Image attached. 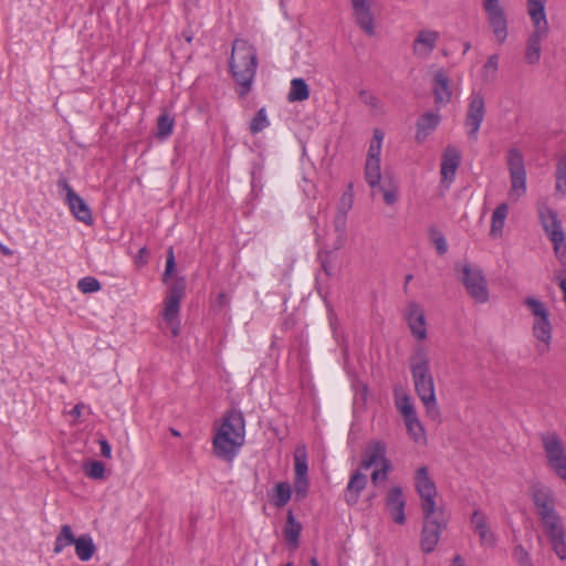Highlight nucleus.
<instances>
[{
    "label": "nucleus",
    "mask_w": 566,
    "mask_h": 566,
    "mask_svg": "<svg viewBox=\"0 0 566 566\" xmlns=\"http://www.w3.org/2000/svg\"><path fill=\"white\" fill-rule=\"evenodd\" d=\"M256 69V49L247 40L235 39L229 59V72L235 82L239 98L244 99L251 92Z\"/></svg>",
    "instance_id": "1"
},
{
    "label": "nucleus",
    "mask_w": 566,
    "mask_h": 566,
    "mask_svg": "<svg viewBox=\"0 0 566 566\" xmlns=\"http://www.w3.org/2000/svg\"><path fill=\"white\" fill-rule=\"evenodd\" d=\"M409 367L415 391L426 407L428 417L438 420L440 417L436 398L434 380L430 371V360L423 346H417L409 357Z\"/></svg>",
    "instance_id": "2"
},
{
    "label": "nucleus",
    "mask_w": 566,
    "mask_h": 566,
    "mask_svg": "<svg viewBox=\"0 0 566 566\" xmlns=\"http://www.w3.org/2000/svg\"><path fill=\"white\" fill-rule=\"evenodd\" d=\"M245 440V420L235 408L228 410L213 437V451L217 457L231 460Z\"/></svg>",
    "instance_id": "3"
},
{
    "label": "nucleus",
    "mask_w": 566,
    "mask_h": 566,
    "mask_svg": "<svg viewBox=\"0 0 566 566\" xmlns=\"http://www.w3.org/2000/svg\"><path fill=\"white\" fill-rule=\"evenodd\" d=\"M423 521L420 534V548L424 554L434 552L439 544L442 532L449 523V513L447 510H434L422 512Z\"/></svg>",
    "instance_id": "4"
},
{
    "label": "nucleus",
    "mask_w": 566,
    "mask_h": 566,
    "mask_svg": "<svg viewBox=\"0 0 566 566\" xmlns=\"http://www.w3.org/2000/svg\"><path fill=\"white\" fill-rule=\"evenodd\" d=\"M186 294V279L177 277L168 285L165 296V308L163 313L164 321L170 326L174 336L179 334V321L177 316L180 311V303Z\"/></svg>",
    "instance_id": "5"
},
{
    "label": "nucleus",
    "mask_w": 566,
    "mask_h": 566,
    "mask_svg": "<svg viewBox=\"0 0 566 566\" xmlns=\"http://www.w3.org/2000/svg\"><path fill=\"white\" fill-rule=\"evenodd\" d=\"M539 521L553 552L559 559H566V532L560 515L555 513L548 517H541Z\"/></svg>",
    "instance_id": "6"
},
{
    "label": "nucleus",
    "mask_w": 566,
    "mask_h": 566,
    "mask_svg": "<svg viewBox=\"0 0 566 566\" xmlns=\"http://www.w3.org/2000/svg\"><path fill=\"white\" fill-rule=\"evenodd\" d=\"M461 282L464 285L468 294L476 303H486L489 301L488 282L483 271L478 266L464 264L461 269Z\"/></svg>",
    "instance_id": "7"
},
{
    "label": "nucleus",
    "mask_w": 566,
    "mask_h": 566,
    "mask_svg": "<svg viewBox=\"0 0 566 566\" xmlns=\"http://www.w3.org/2000/svg\"><path fill=\"white\" fill-rule=\"evenodd\" d=\"M506 163L511 179L510 196L518 199L526 192V169L524 157L517 148H510L506 155Z\"/></svg>",
    "instance_id": "8"
},
{
    "label": "nucleus",
    "mask_w": 566,
    "mask_h": 566,
    "mask_svg": "<svg viewBox=\"0 0 566 566\" xmlns=\"http://www.w3.org/2000/svg\"><path fill=\"white\" fill-rule=\"evenodd\" d=\"M485 114L486 108L483 95L480 92H472L469 96L468 111L464 119L467 135L471 142L478 140L479 130Z\"/></svg>",
    "instance_id": "9"
},
{
    "label": "nucleus",
    "mask_w": 566,
    "mask_h": 566,
    "mask_svg": "<svg viewBox=\"0 0 566 566\" xmlns=\"http://www.w3.org/2000/svg\"><path fill=\"white\" fill-rule=\"evenodd\" d=\"M416 490L421 500L422 512H432L434 510H446L443 506H438L436 503L437 488L434 482L429 478L427 467H421L417 470L415 476Z\"/></svg>",
    "instance_id": "10"
},
{
    "label": "nucleus",
    "mask_w": 566,
    "mask_h": 566,
    "mask_svg": "<svg viewBox=\"0 0 566 566\" xmlns=\"http://www.w3.org/2000/svg\"><path fill=\"white\" fill-rule=\"evenodd\" d=\"M530 495L539 518L558 513L556 499L551 488L541 482H534L530 486Z\"/></svg>",
    "instance_id": "11"
},
{
    "label": "nucleus",
    "mask_w": 566,
    "mask_h": 566,
    "mask_svg": "<svg viewBox=\"0 0 566 566\" xmlns=\"http://www.w3.org/2000/svg\"><path fill=\"white\" fill-rule=\"evenodd\" d=\"M483 10L488 15V22L499 43L507 38V18L500 0H482Z\"/></svg>",
    "instance_id": "12"
},
{
    "label": "nucleus",
    "mask_w": 566,
    "mask_h": 566,
    "mask_svg": "<svg viewBox=\"0 0 566 566\" xmlns=\"http://www.w3.org/2000/svg\"><path fill=\"white\" fill-rule=\"evenodd\" d=\"M385 507L394 523L398 525L406 523V497L400 486H392L387 492Z\"/></svg>",
    "instance_id": "13"
},
{
    "label": "nucleus",
    "mask_w": 566,
    "mask_h": 566,
    "mask_svg": "<svg viewBox=\"0 0 566 566\" xmlns=\"http://www.w3.org/2000/svg\"><path fill=\"white\" fill-rule=\"evenodd\" d=\"M538 218L544 232L551 241L564 239L565 232L562 222L553 208L541 206L538 208Z\"/></svg>",
    "instance_id": "14"
},
{
    "label": "nucleus",
    "mask_w": 566,
    "mask_h": 566,
    "mask_svg": "<svg viewBox=\"0 0 566 566\" xmlns=\"http://www.w3.org/2000/svg\"><path fill=\"white\" fill-rule=\"evenodd\" d=\"M405 319L410 328L411 334L419 340L427 338L426 316L422 307L416 302H409Z\"/></svg>",
    "instance_id": "15"
},
{
    "label": "nucleus",
    "mask_w": 566,
    "mask_h": 566,
    "mask_svg": "<svg viewBox=\"0 0 566 566\" xmlns=\"http://www.w3.org/2000/svg\"><path fill=\"white\" fill-rule=\"evenodd\" d=\"M356 24L367 34H375V20L368 0H350Z\"/></svg>",
    "instance_id": "16"
},
{
    "label": "nucleus",
    "mask_w": 566,
    "mask_h": 566,
    "mask_svg": "<svg viewBox=\"0 0 566 566\" xmlns=\"http://www.w3.org/2000/svg\"><path fill=\"white\" fill-rule=\"evenodd\" d=\"M548 32V22L534 24V31L527 39L525 60L528 64H536L541 59V40Z\"/></svg>",
    "instance_id": "17"
},
{
    "label": "nucleus",
    "mask_w": 566,
    "mask_h": 566,
    "mask_svg": "<svg viewBox=\"0 0 566 566\" xmlns=\"http://www.w3.org/2000/svg\"><path fill=\"white\" fill-rule=\"evenodd\" d=\"M471 524L473 526V532L479 536L480 544L482 546H495L497 541L496 535L488 526V518L483 512L475 510L471 515Z\"/></svg>",
    "instance_id": "18"
},
{
    "label": "nucleus",
    "mask_w": 566,
    "mask_h": 566,
    "mask_svg": "<svg viewBox=\"0 0 566 566\" xmlns=\"http://www.w3.org/2000/svg\"><path fill=\"white\" fill-rule=\"evenodd\" d=\"M440 38L439 32L433 30H421L418 32L413 43L412 52L419 57H426L432 53L438 40Z\"/></svg>",
    "instance_id": "19"
},
{
    "label": "nucleus",
    "mask_w": 566,
    "mask_h": 566,
    "mask_svg": "<svg viewBox=\"0 0 566 566\" xmlns=\"http://www.w3.org/2000/svg\"><path fill=\"white\" fill-rule=\"evenodd\" d=\"M432 91L436 105L442 106L450 103L452 97L450 80L443 70L434 73Z\"/></svg>",
    "instance_id": "20"
},
{
    "label": "nucleus",
    "mask_w": 566,
    "mask_h": 566,
    "mask_svg": "<svg viewBox=\"0 0 566 566\" xmlns=\"http://www.w3.org/2000/svg\"><path fill=\"white\" fill-rule=\"evenodd\" d=\"M461 164V154L453 147L448 146L442 155L441 176L444 180L453 181L455 172Z\"/></svg>",
    "instance_id": "21"
},
{
    "label": "nucleus",
    "mask_w": 566,
    "mask_h": 566,
    "mask_svg": "<svg viewBox=\"0 0 566 566\" xmlns=\"http://www.w3.org/2000/svg\"><path fill=\"white\" fill-rule=\"evenodd\" d=\"M441 117L438 112H426L417 119V130L415 138L418 143H423L429 134L439 126Z\"/></svg>",
    "instance_id": "22"
},
{
    "label": "nucleus",
    "mask_w": 566,
    "mask_h": 566,
    "mask_svg": "<svg viewBox=\"0 0 566 566\" xmlns=\"http://www.w3.org/2000/svg\"><path fill=\"white\" fill-rule=\"evenodd\" d=\"M547 460H566L564 443L555 432L541 434Z\"/></svg>",
    "instance_id": "23"
},
{
    "label": "nucleus",
    "mask_w": 566,
    "mask_h": 566,
    "mask_svg": "<svg viewBox=\"0 0 566 566\" xmlns=\"http://www.w3.org/2000/svg\"><path fill=\"white\" fill-rule=\"evenodd\" d=\"M366 484L367 476L364 473L356 471L350 475L344 494V499L349 506L357 504L360 493L366 488Z\"/></svg>",
    "instance_id": "24"
},
{
    "label": "nucleus",
    "mask_w": 566,
    "mask_h": 566,
    "mask_svg": "<svg viewBox=\"0 0 566 566\" xmlns=\"http://www.w3.org/2000/svg\"><path fill=\"white\" fill-rule=\"evenodd\" d=\"M302 532V524L295 520L292 510L286 513V523L283 528V536L287 545L292 548H296L300 544V535Z\"/></svg>",
    "instance_id": "25"
},
{
    "label": "nucleus",
    "mask_w": 566,
    "mask_h": 566,
    "mask_svg": "<svg viewBox=\"0 0 566 566\" xmlns=\"http://www.w3.org/2000/svg\"><path fill=\"white\" fill-rule=\"evenodd\" d=\"M295 463V480L294 492L297 501L306 497L308 491V462H294Z\"/></svg>",
    "instance_id": "26"
},
{
    "label": "nucleus",
    "mask_w": 566,
    "mask_h": 566,
    "mask_svg": "<svg viewBox=\"0 0 566 566\" xmlns=\"http://www.w3.org/2000/svg\"><path fill=\"white\" fill-rule=\"evenodd\" d=\"M73 546L76 556L82 562L90 560L96 553V546L93 542V538L88 534L81 535L78 537L73 536Z\"/></svg>",
    "instance_id": "27"
},
{
    "label": "nucleus",
    "mask_w": 566,
    "mask_h": 566,
    "mask_svg": "<svg viewBox=\"0 0 566 566\" xmlns=\"http://www.w3.org/2000/svg\"><path fill=\"white\" fill-rule=\"evenodd\" d=\"M73 217L86 226H93L94 217L88 205L73 191Z\"/></svg>",
    "instance_id": "28"
},
{
    "label": "nucleus",
    "mask_w": 566,
    "mask_h": 566,
    "mask_svg": "<svg viewBox=\"0 0 566 566\" xmlns=\"http://www.w3.org/2000/svg\"><path fill=\"white\" fill-rule=\"evenodd\" d=\"M554 176L555 195L562 199L566 196V154L557 156Z\"/></svg>",
    "instance_id": "29"
},
{
    "label": "nucleus",
    "mask_w": 566,
    "mask_h": 566,
    "mask_svg": "<svg viewBox=\"0 0 566 566\" xmlns=\"http://www.w3.org/2000/svg\"><path fill=\"white\" fill-rule=\"evenodd\" d=\"M507 212L509 207L506 203L499 205L493 211L490 229V237H492L493 239L500 238L502 235Z\"/></svg>",
    "instance_id": "30"
},
{
    "label": "nucleus",
    "mask_w": 566,
    "mask_h": 566,
    "mask_svg": "<svg viewBox=\"0 0 566 566\" xmlns=\"http://www.w3.org/2000/svg\"><path fill=\"white\" fill-rule=\"evenodd\" d=\"M310 97V87L305 80L301 77H295L291 81L290 91L287 94V101L293 102H303Z\"/></svg>",
    "instance_id": "31"
},
{
    "label": "nucleus",
    "mask_w": 566,
    "mask_h": 566,
    "mask_svg": "<svg viewBox=\"0 0 566 566\" xmlns=\"http://www.w3.org/2000/svg\"><path fill=\"white\" fill-rule=\"evenodd\" d=\"M552 324L549 316L543 318H535L533 324V335L545 345H549L552 340Z\"/></svg>",
    "instance_id": "32"
},
{
    "label": "nucleus",
    "mask_w": 566,
    "mask_h": 566,
    "mask_svg": "<svg viewBox=\"0 0 566 566\" xmlns=\"http://www.w3.org/2000/svg\"><path fill=\"white\" fill-rule=\"evenodd\" d=\"M386 451L384 441L371 440L366 444L361 460H387Z\"/></svg>",
    "instance_id": "33"
},
{
    "label": "nucleus",
    "mask_w": 566,
    "mask_h": 566,
    "mask_svg": "<svg viewBox=\"0 0 566 566\" xmlns=\"http://www.w3.org/2000/svg\"><path fill=\"white\" fill-rule=\"evenodd\" d=\"M365 179L371 189H375L377 186L380 185V160H366Z\"/></svg>",
    "instance_id": "34"
},
{
    "label": "nucleus",
    "mask_w": 566,
    "mask_h": 566,
    "mask_svg": "<svg viewBox=\"0 0 566 566\" xmlns=\"http://www.w3.org/2000/svg\"><path fill=\"white\" fill-rule=\"evenodd\" d=\"M174 127H175V118L172 116H170L169 114H167L166 112H164L157 118L156 136L159 139L164 140L172 134Z\"/></svg>",
    "instance_id": "35"
},
{
    "label": "nucleus",
    "mask_w": 566,
    "mask_h": 566,
    "mask_svg": "<svg viewBox=\"0 0 566 566\" xmlns=\"http://www.w3.org/2000/svg\"><path fill=\"white\" fill-rule=\"evenodd\" d=\"M292 488L287 482H279L275 485V493L272 496V504L276 507L285 506L291 500Z\"/></svg>",
    "instance_id": "36"
},
{
    "label": "nucleus",
    "mask_w": 566,
    "mask_h": 566,
    "mask_svg": "<svg viewBox=\"0 0 566 566\" xmlns=\"http://www.w3.org/2000/svg\"><path fill=\"white\" fill-rule=\"evenodd\" d=\"M545 2L546 0H527L528 14L533 24L547 22Z\"/></svg>",
    "instance_id": "37"
},
{
    "label": "nucleus",
    "mask_w": 566,
    "mask_h": 566,
    "mask_svg": "<svg viewBox=\"0 0 566 566\" xmlns=\"http://www.w3.org/2000/svg\"><path fill=\"white\" fill-rule=\"evenodd\" d=\"M363 469L368 470L374 464H381V468L375 469L371 473V482L374 485H378L380 482L387 480L389 471L391 468V462H361Z\"/></svg>",
    "instance_id": "38"
},
{
    "label": "nucleus",
    "mask_w": 566,
    "mask_h": 566,
    "mask_svg": "<svg viewBox=\"0 0 566 566\" xmlns=\"http://www.w3.org/2000/svg\"><path fill=\"white\" fill-rule=\"evenodd\" d=\"M384 139V132L375 128L373 133V140L370 142L366 160H380L381 144Z\"/></svg>",
    "instance_id": "39"
},
{
    "label": "nucleus",
    "mask_w": 566,
    "mask_h": 566,
    "mask_svg": "<svg viewBox=\"0 0 566 566\" xmlns=\"http://www.w3.org/2000/svg\"><path fill=\"white\" fill-rule=\"evenodd\" d=\"M83 472L94 480H105L107 476L104 462H83Z\"/></svg>",
    "instance_id": "40"
},
{
    "label": "nucleus",
    "mask_w": 566,
    "mask_h": 566,
    "mask_svg": "<svg viewBox=\"0 0 566 566\" xmlns=\"http://www.w3.org/2000/svg\"><path fill=\"white\" fill-rule=\"evenodd\" d=\"M270 125L264 107L260 108L250 122V132L255 135Z\"/></svg>",
    "instance_id": "41"
},
{
    "label": "nucleus",
    "mask_w": 566,
    "mask_h": 566,
    "mask_svg": "<svg viewBox=\"0 0 566 566\" xmlns=\"http://www.w3.org/2000/svg\"><path fill=\"white\" fill-rule=\"evenodd\" d=\"M524 305L528 307V310L536 318L549 316V312L545 304L533 296L525 297Z\"/></svg>",
    "instance_id": "42"
},
{
    "label": "nucleus",
    "mask_w": 566,
    "mask_h": 566,
    "mask_svg": "<svg viewBox=\"0 0 566 566\" xmlns=\"http://www.w3.org/2000/svg\"><path fill=\"white\" fill-rule=\"evenodd\" d=\"M403 420H405V423H406L409 434L411 436V438L415 441L418 442V441L424 439V430H423L417 415L413 417H410V418H406Z\"/></svg>",
    "instance_id": "43"
},
{
    "label": "nucleus",
    "mask_w": 566,
    "mask_h": 566,
    "mask_svg": "<svg viewBox=\"0 0 566 566\" xmlns=\"http://www.w3.org/2000/svg\"><path fill=\"white\" fill-rule=\"evenodd\" d=\"M396 407L402 415L403 419L410 418L417 415L415 406L410 399V397L405 394L401 397L396 398Z\"/></svg>",
    "instance_id": "44"
},
{
    "label": "nucleus",
    "mask_w": 566,
    "mask_h": 566,
    "mask_svg": "<svg viewBox=\"0 0 566 566\" xmlns=\"http://www.w3.org/2000/svg\"><path fill=\"white\" fill-rule=\"evenodd\" d=\"M263 165L260 163H253L251 169V191L255 196L262 190L263 184Z\"/></svg>",
    "instance_id": "45"
},
{
    "label": "nucleus",
    "mask_w": 566,
    "mask_h": 566,
    "mask_svg": "<svg viewBox=\"0 0 566 566\" xmlns=\"http://www.w3.org/2000/svg\"><path fill=\"white\" fill-rule=\"evenodd\" d=\"M77 289L83 294H90L98 292L102 289V284L94 276H85L77 282Z\"/></svg>",
    "instance_id": "46"
},
{
    "label": "nucleus",
    "mask_w": 566,
    "mask_h": 566,
    "mask_svg": "<svg viewBox=\"0 0 566 566\" xmlns=\"http://www.w3.org/2000/svg\"><path fill=\"white\" fill-rule=\"evenodd\" d=\"M359 99L367 106L371 108L373 112L380 113L381 112V102L380 99L374 95L371 92L367 90H360L358 92Z\"/></svg>",
    "instance_id": "47"
},
{
    "label": "nucleus",
    "mask_w": 566,
    "mask_h": 566,
    "mask_svg": "<svg viewBox=\"0 0 566 566\" xmlns=\"http://www.w3.org/2000/svg\"><path fill=\"white\" fill-rule=\"evenodd\" d=\"M71 545V525L64 524L62 526L61 533L55 539L54 544V553H60L66 546Z\"/></svg>",
    "instance_id": "48"
},
{
    "label": "nucleus",
    "mask_w": 566,
    "mask_h": 566,
    "mask_svg": "<svg viewBox=\"0 0 566 566\" xmlns=\"http://www.w3.org/2000/svg\"><path fill=\"white\" fill-rule=\"evenodd\" d=\"M175 271H176V260H175L174 248L169 247L167 250V255H166V268L163 273V282L165 284H168V282L171 279Z\"/></svg>",
    "instance_id": "49"
},
{
    "label": "nucleus",
    "mask_w": 566,
    "mask_h": 566,
    "mask_svg": "<svg viewBox=\"0 0 566 566\" xmlns=\"http://www.w3.org/2000/svg\"><path fill=\"white\" fill-rule=\"evenodd\" d=\"M513 557L518 566H534L528 551L522 544L514 547Z\"/></svg>",
    "instance_id": "50"
},
{
    "label": "nucleus",
    "mask_w": 566,
    "mask_h": 566,
    "mask_svg": "<svg viewBox=\"0 0 566 566\" xmlns=\"http://www.w3.org/2000/svg\"><path fill=\"white\" fill-rule=\"evenodd\" d=\"M376 188H378L379 191L382 192L384 201L388 206H392L398 200V188L396 185H390V187H386L385 185H379Z\"/></svg>",
    "instance_id": "51"
},
{
    "label": "nucleus",
    "mask_w": 566,
    "mask_h": 566,
    "mask_svg": "<svg viewBox=\"0 0 566 566\" xmlns=\"http://www.w3.org/2000/svg\"><path fill=\"white\" fill-rule=\"evenodd\" d=\"M552 243L554 245L555 255L563 266V272L566 274V234L564 239L552 241Z\"/></svg>",
    "instance_id": "52"
},
{
    "label": "nucleus",
    "mask_w": 566,
    "mask_h": 566,
    "mask_svg": "<svg viewBox=\"0 0 566 566\" xmlns=\"http://www.w3.org/2000/svg\"><path fill=\"white\" fill-rule=\"evenodd\" d=\"M317 260L321 263L322 270L326 275L333 274V264H332V252L329 251H319L317 254Z\"/></svg>",
    "instance_id": "53"
},
{
    "label": "nucleus",
    "mask_w": 566,
    "mask_h": 566,
    "mask_svg": "<svg viewBox=\"0 0 566 566\" xmlns=\"http://www.w3.org/2000/svg\"><path fill=\"white\" fill-rule=\"evenodd\" d=\"M90 442L92 446L99 448V453L102 457L111 458L112 447L106 439H104L103 437H94Z\"/></svg>",
    "instance_id": "54"
},
{
    "label": "nucleus",
    "mask_w": 566,
    "mask_h": 566,
    "mask_svg": "<svg viewBox=\"0 0 566 566\" xmlns=\"http://www.w3.org/2000/svg\"><path fill=\"white\" fill-rule=\"evenodd\" d=\"M497 67H499V56L496 54L489 56L488 61L483 65L484 77L489 78L490 73H491V77H493L497 72Z\"/></svg>",
    "instance_id": "55"
},
{
    "label": "nucleus",
    "mask_w": 566,
    "mask_h": 566,
    "mask_svg": "<svg viewBox=\"0 0 566 566\" xmlns=\"http://www.w3.org/2000/svg\"><path fill=\"white\" fill-rule=\"evenodd\" d=\"M72 415H73V426H74L76 423L77 419H80L82 417L85 419V416H90L91 409H90V407L85 406L84 403H76L75 406H73Z\"/></svg>",
    "instance_id": "56"
},
{
    "label": "nucleus",
    "mask_w": 566,
    "mask_h": 566,
    "mask_svg": "<svg viewBox=\"0 0 566 566\" xmlns=\"http://www.w3.org/2000/svg\"><path fill=\"white\" fill-rule=\"evenodd\" d=\"M553 471L566 484V462H548Z\"/></svg>",
    "instance_id": "57"
},
{
    "label": "nucleus",
    "mask_w": 566,
    "mask_h": 566,
    "mask_svg": "<svg viewBox=\"0 0 566 566\" xmlns=\"http://www.w3.org/2000/svg\"><path fill=\"white\" fill-rule=\"evenodd\" d=\"M57 186L64 191V201L71 209V186L66 178L62 177L57 181Z\"/></svg>",
    "instance_id": "58"
},
{
    "label": "nucleus",
    "mask_w": 566,
    "mask_h": 566,
    "mask_svg": "<svg viewBox=\"0 0 566 566\" xmlns=\"http://www.w3.org/2000/svg\"><path fill=\"white\" fill-rule=\"evenodd\" d=\"M433 243H434V247L437 249V252L440 254V255H443L444 253H447L448 251V244H447V241H446V238L439 233L434 240H433Z\"/></svg>",
    "instance_id": "59"
},
{
    "label": "nucleus",
    "mask_w": 566,
    "mask_h": 566,
    "mask_svg": "<svg viewBox=\"0 0 566 566\" xmlns=\"http://www.w3.org/2000/svg\"><path fill=\"white\" fill-rule=\"evenodd\" d=\"M147 256H148L147 248L146 247L140 248L138 253H137V255H136V258H135V264L138 268H142V266L146 265L147 262H148Z\"/></svg>",
    "instance_id": "60"
},
{
    "label": "nucleus",
    "mask_w": 566,
    "mask_h": 566,
    "mask_svg": "<svg viewBox=\"0 0 566 566\" xmlns=\"http://www.w3.org/2000/svg\"><path fill=\"white\" fill-rule=\"evenodd\" d=\"M307 451L305 444H298L294 450V459L293 460H306Z\"/></svg>",
    "instance_id": "61"
},
{
    "label": "nucleus",
    "mask_w": 566,
    "mask_h": 566,
    "mask_svg": "<svg viewBox=\"0 0 566 566\" xmlns=\"http://www.w3.org/2000/svg\"><path fill=\"white\" fill-rule=\"evenodd\" d=\"M217 303L220 307H226L229 305L230 298L228 297V295L224 292H221L217 296Z\"/></svg>",
    "instance_id": "62"
},
{
    "label": "nucleus",
    "mask_w": 566,
    "mask_h": 566,
    "mask_svg": "<svg viewBox=\"0 0 566 566\" xmlns=\"http://www.w3.org/2000/svg\"><path fill=\"white\" fill-rule=\"evenodd\" d=\"M451 566H467L461 555H455Z\"/></svg>",
    "instance_id": "63"
},
{
    "label": "nucleus",
    "mask_w": 566,
    "mask_h": 566,
    "mask_svg": "<svg viewBox=\"0 0 566 566\" xmlns=\"http://www.w3.org/2000/svg\"><path fill=\"white\" fill-rule=\"evenodd\" d=\"M345 226V218L344 217H339L335 220V228L337 231H342L343 228Z\"/></svg>",
    "instance_id": "64"
}]
</instances>
